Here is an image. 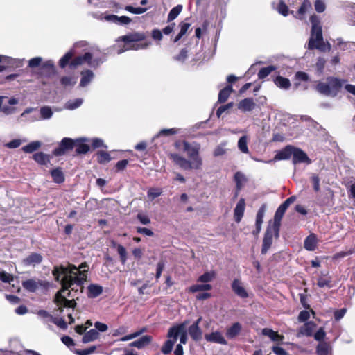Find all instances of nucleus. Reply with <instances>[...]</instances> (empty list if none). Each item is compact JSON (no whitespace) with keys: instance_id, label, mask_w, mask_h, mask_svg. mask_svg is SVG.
I'll return each mask as SVG.
<instances>
[{"instance_id":"7c9ffc66","label":"nucleus","mask_w":355,"mask_h":355,"mask_svg":"<svg viewBox=\"0 0 355 355\" xmlns=\"http://www.w3.org/2000/svg\"><path fill=\"white\" fill-rule=\"evenodd\" d=\"M311 9V3L308 0H304L303 3H302L301 6L298 9V11L297 12V15L295 17L298 19H302L304 17V15Z\"/></svg>"},{"instance_id":"2f4dec72","label":"nucleus","mask_w":355,"mask_h":355,"mask_svg":"<svg viewBox=\"0 0 355 355\" xmlns=\"http://www.w3.org/2000/svg\"><path fill=\"white\" fill-rule=\"evenodd\" d=\"M232 92H233V89L231 85H227L223 89H221L218 94V102L219 103L225 102Z\"/></svg>"},{"instance_id":"c9c22d12","label":"nucleus","mask_w":355,"mask_h":355,"mask_svg":"<svg viewBox=\"0 0 355 355\" xmlns=\"http://www.w3.org/2000/svg\"><path fill=\"white\" fill-rule=\"evenodd\" d=\"M248 139L246 135L242 136L238 141V148L243 153H248L249 149L248 147Z\"/></svg>"},{"instance_id":"a19ab883","label":"nucleus","mask_w":355,"mask_h":355,"mask_svg":"<svg viewBox=\"0 0 355 355\" xmlns=\"http://www.w3.org/2000/svg\"><path fill=\"white\" fill-rule=\"evenodd\" d=\"M275 69L276 67L272 65L263 67L259 70L258 73V77L259 79H263L269 76Z\"/></svg>"},{"instance_id":"412c9836","label":"nucleus","mask_w":355,"mask_h":355,"mask_svg":"<svg viewBox=\"0 0 355 355\" xmlns=\"http://www.w3.org/2000/svg\"><path fill=\"white\" fill-rule=\"evenodd\" d=\"M256 104L252 98H244L238 104V108L244 112L253 110Z\"/></svg>"},{"instance_id":"6ab92c4d","label":"nucleus","mask_w":355,"mask_h":355,"mask_svg":"<svg viewBox=\"0 0 355 355\" xmlns=\"http://www.w3.org/2000/svg\"><path fill=\"white\" fill-rule=\"evenodd\" d=\"M266 205L263 204L261 205V207L259 208L257 216H256V230L253 232V234L254 235L258 234L261 230V225L263 223V219L266 213Z\"/></svg>"},{"instance_id":"bb28decb","label":"nucleus","mask_w":355,"mask_h":355,"mask_svg":"<svg viewBox=\"0 0 355 355\" xmlns=\"http://www.w3.org/2000/svg\"><path fill=\"white\" fill-rule=\"evenodd\" d=\"M317 239L315 234H311L304 240V248L309 251H313L316 248Z\"/></svg>"},{"instance_id":"a878e982","label":"nucleus","mask_w":355,"mask_h":355,"mask_svg":"<svg viewBox=\"0 0 355 355\" xmlns=\"http://www.w3.org/2000/svg\"><path fill=\"white\" fill-rule=\"evenodd\" d=\"M103 292V287L98 284H92L87 287V296L94 298L99 296Z\"/></svg>"},{"instance_id":"5fc2aeb1","label":"nucleus","mask_w":355,"mask_h":355,"mask_svg":"<svg viewBox=\"0 0 355 355\" xmlns=\"http://www.w3.org/2000/svg\"><path fill=\"white\" fill-rule=\"evenodd\" d=\"M125 10L132 14L140 15L144 13L148 9L146 8L137 7L135 8L132 6H126Z\"/></svg>"},{"instance_id":"39448f33","label":"nucleus","mask_w":355,"mask_h":355,"mask_svg":"<svg viewBox=\"0 0 355 355\" xmlns=\"http://www.w3.org/2000/svg\"><path fill=\"white\" fill-rule=\"evenodd\" d=\"M104 58L101 57L97 50L86 52L83 55L76 57L71 62V67L75 68L79 65L87 64L89 67L96 69L104 62Z\"/></svg>"},{"instance_id":"f8f14e48","label":"nucleus","mask_w":355,"mask_h":355,"mask_svg":"<svg viewBox=\"0 0 355 355\" xmlns=\"http://www.w3.org/2000/svg\"><path fill=\"white\" fill-rule=\"evenodd\" d=\"M74 141L70 138L65 137L62 139L60 145L53 150V154L56 156L63 155L66 151L73 148Z\"/></svg>"},{"instance_id":"052dcab7","label":"nucleus","mask_w":355,"mask_h":355,"mask_svg":"<svg viewBox=\"0 0 355 355\" xmlns=\"http://www.w3.org/2000/svg\"><path fill=\"white\" fill-rule=\"evenodd\" d=\"M116 249L119 254L120 255L121 261L123 263H125L126 261V250L125 248L122 246L121 245H117Z\"/></svg>"},{"instance_id":"4c0bfd02","label":"nucleus","mask_w":355,"mask_h":355,"mask_svg":"<svg viewBox=\"0 0 355 355\" xmlns=\"http://www.w3.org/2000/svg\"><path fill=\"white\" fill-rule=\"evenodd\" d=\"M83 102V101L82 98L69 100L65 103L64 108L70 110H75L79 107L82 105Z\"/></svg>"},{"instance_id":"f03ea898","label":"nucleus","mask_w":355,"mask_h":355,"mask_svg":"<svg viewBox=\"0 0 355 355\" xmlns=\"http://www.w3.org/2000/svg\"><path fill=\"white\" fill-rule=\"evenodd\" d=\"M310 20L312 26L308 48L309 49H316L323 52L329 51L331 45L329 43H324L323 41L320 18L314 15L311 17Z\"/></svg>"},{"instance_id":"4d7b16f0","label":"nucleus","mask_w":355,"mask_h":355,"mask_svg":"<svg viewBox=\"0 0 355 355\" xmlns=\"http://www.w3.org/2000/svg\"><path fill=\"white\" fill-rule=\"evenodd\" d=\"M33 159L40 164H44L47 161V156L43 153H37L33 155Z\"/></svg>"},{"instance_id":"de8ad7c7","label":"nucleus","mask_w":355,"mask_h":355,"mask_svg":"<svg viewBox=\"0 0 355 355\" xmlns=\"http://www.w3.org/2000/svg\"><path fill=\"white\" fill-rule=\"evenodd\" d=\"M215 275L216 274L213 271L206 272L198 277V282L203 283L209 282L215 277Z\"/></svg>"},{"instance_id":"4468645a","label":"nucleus","mask_w":355,"mask_h":355,"mask_svg":"<svg viewBox=\"0 0 355 355\" xmlns=\"http://www.w3.org/2000/svg\"><path fill=\"white\" fill-rule=\"evenodd\" d=\"M232 289L234 293L241 298H246L248 297V293L243 286L241 280L235 279L232 283Z\"/></svg>"},{"instance_id":"6e6552de","label":"nucleus","mask_w":355,"mask_h":355,"mask_svg":"<svg viewBox=\"0 0 355 355\" xmlns=\"http://www.w3.org/2000/svg\"><path fill=\"white\" fill-rule=\"evenodd\" d=\"M179 336L180 344H185L187 341L186 322L176 326H173L168 330V337L169 338H173L174 339V341L176 342Z\"/></svg>"},{"instance_id":"49530a36","label":"nucleus","mask_w":355,"mask_h":355,"mask_svg":"<svg viewBox=\"0 0 355 355\" xmlns=\"http://www.w3.org/2000/svg\"><path fill=\"white\" fill-rule=\"evenodd\" d=\"M111 157L107 152L99 151L97 153V160L100 164H105L110 161Z\"/></svg>"},{"instance_id":"473e14b6","label":"nucleus","mask_w":355,"mask_h":355,"mask_svg":"<svg viewBox=\"0 0 355 355\" xmlns=\"http://www.w3.org/2000/svg\"><path fill=\"white\" fill-rule=\"evenodd\" d=\"M188 331L191 337L195 340H198L202 337V331L196 324L191 325L189 327Z\"/></svg>"},{"instance_id":"09e8293b","label":"nucleus","mask_w":355,"mask_h":355,"mask_svg":"<svg viewBox=\"0 0 355 355\" xmlns=\"http://www.w3.org/2000/svg\"><path fill=\"white\" fill-rule=\"evenodd\" d=\"M162 191L159 188H150L147 192V197L149 200H153L161 196Z\"/></svg>"},{"instance_id":"5701e85b","label":"nucleus","mask_w":355,"mask_h":355,"mask_svg":"<svg viewBox=\"0 0 355 355\" xmlns=\"http://www.w3.org/2000/svg\"><path fill=\"white\" fill-rule=\"evenodd\" d=\"M152 340V338L150 336L146 335L137 340H135L129 344L131 347H137L138 349H142L145 346L148 345Z\"/></svg>"},{"instance_id":"ea45409f","label":"nucleus","mask_w":355,"mask_h":355,"mask_svg":"<svg viewBox=\"0 0 355 355\" xmlns=\"http://www.w3.org/2000/svg\"><path fill=\"white\" fill-rule=\"evenodd\" d=\"M41 120L49 119L53 116V111L49 106L42 107L40 110Z\"/></svg>"},{"instance_id":"0e129e2a","label":"nucleus","mask_w":355,"mask_h":355,"mask_svg":"<svg viewBox=\"0 0 355 355\" xmlns=\"http://www.w3.org/2000/svg\"><path fill=\"white\" fill-rule=\"evenodd\" d=\"M325 3L324 0H316L315 2V9L318 12H322L325 10Z\"/></svg>"},{"instance_id":"9b49d317","label":"nucleus","mask_w":355,"mask_h":355,"mask_svg":"<svg viewBox=\"0 0 355 355\" xmlns=\"http://www.w3.org/2000/svg\"><path fill=\"white\" fill-rule=\"evenodd\" d=\"M23 61L24 60L14 59L10 57L0 55V72L3 71L6 67H21L23 64Z\"/></svg>"},{"instance_id":"c85d7f7f","label":"nucleus","mask_w":355,"mask_h":355,"mask_svg":"<svg viewBox=\"0 0 355 355\" xmlns=\"http://www.w3.org/2000/svg\"><path fill=\"white\" fill-rule=\"evenodd\" d=\"M99 337V333L96 329H91L86 332L83 338L82 341L83 343H88L92 341L97 340Z\"/></svg>"},{"instance_id":"20e7f679","label":"nucleus","mask_w":355,"mask_h":355,"mask_svg":"<svg viewBox=\"0 0 355 355\" xmlns=\"http://www.w3.org/2000/svg\"><path fill=\"white\" fill-rule=\"evenodd\" d=\"M144 39V35L142 33H132L127 35L119 37L117 41H122L124 42L123 49L118 50V54H121L128 50H138L146 49L148 47V44L145 42H139Z\"/></svg>"},{"instance_id":"1a4fd4ad","label":"nucleus","mask_w":355,"mask_h":355,"mask_svg":"<svg viewBox=\"0 0 355 355\" xmlns=\"http://www.w3.org/2000/svg\"><path fill=\"white\" fill-rule=\"evenodd\" d=\"M23 288L31 293H34L39 288H46L48 286V282L40 279H29L22 282Z\"/></svg>"},{"instance_id":"338daca9","label":"nucleus","mask_w":355,"mask_h":355,"mask_svg":"<svg viewBox=\"0 0 355 355\" xmlns=\"http://www.w3.org/2000/svg\"><path fill=\"white\" fill-rule=\"evenodd\" d=\"M89 150V146L85 144H79L76 148V153L78 154H85Z\"/></svg>"},{"instance_id":"f3484780","label":"nucleus","mask_w":355,"mask_h":355,"mask_svg":"<svg viewBox=\"0 0 355 355\" xmlns=\"http://www.w3.org/2000/svg\"><path fill=\"white\" fill-rule=\"evenodd\" d=\"M316 327V324L313 322H308L303 324L298 330L297 336H312L313 331H315Z\"/></svg>"},{"instance_id":"37998d69","label":"nucleus","mask_w":355,"mask_h":355,"mask_svg":"<svg viewBox=\"0 0 355 355\" xmlns=\"http://www.w3.org/2000/svg\"><path fill=\"white\" fill-rule=\"evenodd\" d=\"M182 10V5H178L177 6L172 8L168 15V21H171L175 19Z\"/></svg>"},{"instance_id":"6e6d98bb","label":"nucleus","mask_w":355,"mask_h":355,"mask_svg":"<svg viewBox=\"0 0 355 355\" xmlns=\"http://www.w3.org/2000/svg\"><path fill=\"white\" fill-rule=\"evenodd\" d=\"M37 314L43 319L44 322L47 323L48 322H51L53 319V315H51L49 312L45 310H40L37 311Z\"/></svg>"},{"instance_id":"3c124183","label":"nucleus","mask_w":355,"mask_h":355,"mask_svg":"<svg viewBox=\"0 0 355 355\" xmlns=\"http://www.w3.org/2000/svg\"><path fill=\"white\" fill-rule=\"evenodd\" d=\"M146 331V328H142L140 330L137 331H135L134 333H132L130 334H128V335H126L123 337H122L120 340L121 341H128V340H132V339H134L138 336H139L140 335H141L143 333H144L145 331Z\"/></svg>"},{"instance_id":"58836bf2","label":"nucleus","mask_w":355,"mask_h":355,"mask_svg":"<svg viewBox=\"0 0 355 355\" xmlns=\"http://www.w3.org/2000/svg\"><path fill=\"white\" fill-rule=\"evenodd\" d=\"M51 173L55 182L60 184L64 182V177L60 168L53 169Z\"/></svg>"},{"instance_id":"72a5a7b5","label":"nucleus","mask_w":355,"mask_h":355,"mask_svg":"<svg viewBox=\"0 0 355 355\" xmlns=\"http://www.w3.org/2000/svg\"><path fill=\"white\" fill-rule=\"evenodd\" d=\"M330 351V345L325 342H320L316 349L317 355H328Z\"/></svg>"},{"instance_id":"f704fd0d","label":"nucleus","mask_w":355,"mask_h":355,"mask_svg":"<svg viewBox=\"0 0 355 355\" xmlns=\"http://www.w3.org/2000/svg\"><path fill=\"white\" fill-rule=\"evenodd\" d=\"M275 85L282 89H288L291 87L290 80L282 76H277L275 80Z\"/></svg>"},{"instance_id":"bf43d9fd","label":"nucleus","mask_w":355,"mask_h":355,"mask_svg":"<svg viewBox=\"0 0 355 355\" xmlns=\"http://www.w3.org/2000/svg\"><path fill=\"white\" fill-rule=\"evenodd\" d=\"M96 349V346H91L85 349H76L75 352L78 355H89L93 354Z\"/></svg>"},{"instance_id":"423d86ee","label":"nucleus","mask_w":355,"mask_h":355,"mask_svg":"<svg viewBox=\"0 0 355 355\" xmlns=\"http://www.w3.org/2000/svg\"><path fill=\"white\" fill-rule=\"evenodd\" d=\"M183 151L186 153L189 161L191 162L194 169L198 170L201 168L202 165V159L200 156V146L198 144H190L186 141L182 142Z\"/></svg>"},{"instance_id":"a18cd8bd","label":"nucleus","mask_w":355,"mask_h":355,"mask_svg":"<svg viewBox=\"0 0 355 355\" xmlns=\"http://www.w3.org/2000/svg\"><path fill=\"white\" fill-rule=\"evenodd\" d=\"M74 52L71 50L66 53L64 55L60 60L59 65L61 68H64L69 63V60L72 58Z\"/></svg>"},{"instance_id":"cd10ccee","label":"nucleus","mask_w":355,"mask_h":355,"mask_svg":"<svg viewBox=\"0 0 355 355\" xmlns=\"http://www.w3.org/2000/svg\"><path fill=\"white\" fill-rule=\"evenodd\" d=\"M286 211V209H285L284 207L280 205L276 210V212H275V216H274V221H273V223L271 225L279 228L282 218Z\"/></svg>"},{"instance_id":"9d476101","label":"nucleus","mask_w":355,"mask_h":355,"mask_svg":"<svg viewBox=\"0 0 355 355\" xmlns=\"http://www.w3.org/2000/svg\"><path fill=\"white\" fill-rule=\"evenodd\" d=\"M169 159L177 166L184 170L194 169L191 162L176 153H170L168 155Z\"/></svg>"},{"instance_id":"e2e57ef3","label":"nucleus","mask_w":355,"mask_h":355,"mask_svg":"<svg viewBox=\"0 0 355 355\" xmlns=\"http://www.w3.org/2000/svg\"><path fill=\"white\" fill-rule=\"evenodd\" d=\"M51 322L62 329H65L67 327L66 322L62 318L53 317Z\"/></svg>"},{"instance_id":"393cba45","label":"nucleus","mask_w":355,"mask_h":355,"mask_svg":"<svg viewBox=\"0 0 355 355\" xmlns=\"http://www.w3.org/2000/svg\"><path fill=\"white\" fill-rule=\"evenodd\" d=\"M242 327L239 322L234 323L231 327H228L226 330V336L228 338L233 339L237 336L241 331Z\"/></svg>"},{"instance_id":"8fccbe9b","label":"nucleus","mask_w":355,"mask_h":355,"mask_svg":"<svg viewBox=\"0 0 355 355\" xmlns=\"http://www.w3.org/2000/svg\"><path fill=\"white\" fill-rule=\"evenodd\" d=\"M60 83L65 87H72L76 83V79L71 76H64L60 79Z\"/></svg>"},{"instance_id":"13d9d810","label":"nucleus","mask_w":355,"mask_h":355,"mask_svg":"<svg viewBox=\"0 0 355 355\" xmlns=\"http://www.w3.org/2000/svg\"><path fill=\"white\" fill-rule=\"evenodd\" d=\"M276 8L279 14L284 16L288 15V7L282 0H279Z\"/></svg>"},{"instance_id":"79ce46f5","label":"nucleus","mask_w":355,"mask_h":355,"mask_svg":"<svg viewBox=\"0 0 355 355\" xmlns=\"http://www.w3.org/2000/svg\"><path fill=\"white\" fill-rule=\"evenodd\" d=\"M191 24L189 23H181L180 24V31L178 34V35L174 38L173 42H177L179 41L187 32Z\"/></svg>"},{"instance_id":"dca6fc26","label":"nucleus","mask_w":355,"mask_h":355,"mask_svg":"<svg viewBox=\"0 0 355 355\" xmlns=\"http://www.w3.org/2000/svg\"><path fill=\"white\" fill-rule=\"evenodd\" d=\"M205 339L208 342L218 343L220 345H227V343L223 336L222 333L220 331H214L211 334L205 335Z\"/></svg>"},{"instance_id":"864d4df0","label":"nucleus","mask_w":355,"mask_h":355,"mask_svg":"<svg viewBox=\"0 0 355 355\" xmlns=\"http://www.w3.org/2000/svg\"><path fill=\"white\" fill-rule=\"evenodd\" d=\"M179 131H180V129L175 128H169V129H162L159 132V133L157 135L155 136L154 138L158 137L159 136H168L171 135H175V134L178 133Z\"/></svg>"},{"instance_id":"a211bd4d","label":"nucleus","mask_w":355,"mask_h":355,"mask_svg":"<svg viewBox=\"0 0 355 355\" xmlns=\"http://www.w3.org/2000/svg\"><path fill=\"white\" fill-rule=\"evenodd\" d=\"M245 208V202L243 198H241L234 210V219L236 223H239L243 216Z\"/></svg>"},{"instance_id":"e433bc0d","label":"nucleus","mask_w":355,"mask_h":355,"mask_svg":"<svg viewBox=\"0 0 355 355\" xmlns=\"http://www.w3.org/2000/svg\"><path fill=\"white\" fill-rule=\"evenodd\" d=\"M41 145L42 144L39 141H32L28 145L23 146L22 150L26 153H31L37 150L41 146Z\"/></svg>"},{"instance_id":"aec40b11","label":"nucleus","mask_w":355,"mask_h":355,"mask_svg":"<svg viewBox=\"0 0 355 355\" xmlns=\"http://www.w3.org/2000/svg\"><path fill=\"white\" fill-rule=\"evenodd\" d=\"M294 148L287 146L282 150H279L275 156L274 161L288 159L293 153Z\"/></svg>"},{"instance_id":"603ef678","label":"nucleus","mask_w":355,"mask_h":355,"mask_svg":"<svg viewBox=\"0 0 355 355\" xmlns=\"http://www.w3.org/2000/svg\"><path fill=\"white\" fill-rule=\"evenodd\" d=\"M175 343V341H174V339L173 338H169L168 340H166L162 348V353L164 354H169L172 351Z\"/></svg>"},{"instance_id":"ddd939ff","label":"nucleus","mask_w":355,"mask_h":355,"mask_svg":"<svg viewBox=\"0 0 355 355\" xmlns=\"http://www.w3.org/2000/svg\"><path fill=\"white\" fill-rule=\"evenodd\" d=\"M293 162L294 164L298 163L311 164V161L307 155L301 149L294 148L293 153Z\"/></svg>"},{"instance_id":"7ed1b4c3","label":"nucleus","mask_w":355,"mask_h":355,"mask_svg":"<svg viewBox=\"0 0 355 355\" xmlns=\"http://www.w3.org/2000/svg\"><path fill=\"white\" fill-rule=\"evenodd\" d=\"M344 81L334 77H328L326 80L319 82L316 90L321 94L335 97L343 87Z\"/></svg>"},{"instance_id":"4be33fe9","label":"nucleus","mask_w":355,"mask_h":355,"mask_svg":"<svg viewBox=\"0 0 355 355\" xmlns=\"http://www.w3.org/2000/svg\"><path fill=\"white\" fill-rule=\"evenodd\" d=\"M234 180L236 183V196H238L239 192L241 191V189L243 187L245 184L247 182L248 179L246 176L240 171L236 172L234 175Z\"/></svg>"},{"instance_id":"774afa93","label":"nucleus","mask_w":355,"mask_h":355,"mask_svg":"<svg viewBox=\"0 0 355 355\" xmlns=\"http://www.w3.org/2000/svg\"><path fill=\"white\" fill-rule=\"evenodd\" d=\"M0 280L3 282L10 283L13 281V276L9 273L2 271L0 275Z\"/></svg>"},{"instance_id":"c03bdc74","label":"nucleus","mask_w":355,"mask_h":355,"mask_svg":"<svg viewBox=\"0 0 355 355\" xmlns=\"http://www.w3.org/2000/svg\"><path fill=\"white\" fill-rule=\"evenodd\" d=\"M211 286L209 284H194L189 288L191 293H196L200 291H210Z\"/></svg>"},{"instance_id":"f257e3e1","label":"nucleus","mask_w":355,"mask_h":355,"mask_svg":"<svg viewBox=\"0 0 355 355\" xmlns=\"http://www.w3.org/2000/svg\"><path fill=\"white\" fill-rule=\"evenodd\" d=\"M88 266L84 263L78 267L69 264L65 267L64 266H55L52 274L55 281L60 282L62 285V289L59 291L55 296V303L58 306L60 312L63 311V308H75L76 302L73 298L68 300L67 297H73L71 295V291L75 293H83V284L87 279V272Z\"/></svg>"},{"instance_id":"69168bd1","label":"nucleus","mask_w":355,"mask_h":355,"mask_svg":"<svg viewBox=\"0 0 355 355\" xmlns=\"http://www.w3.org/2000/svg\"><path fill=\"white\" fill-rule=\"evenodd\" d=\"M137 218L143 225H148L150 223V218L147 215L142 213H139L137 216Z\"/></svg>"},{"instance_id":"2eb2a0df","label":"nucleus","mask_w":355,"mask_h":355,"mask_svg":"<svg viewBox=\"0 0 355 355\" xmlns=\"http://www.w3.org/2000/svg\"><path fill=\"white\" fill-rule=\"evenodd\" d=\"M42 261V256L39 253H32L22 260V263L26 266H35Z\"/></svg>"},{"instance_id":"0eeeda50","label":"nucleus","mask_w":355,"mask_h":355,"mask_svg":"<svg viewBox=\"0 0 355 355\" xmlns=\"http://www.w3.org/2000/svg\"><path fill=\"white\" fill-rule=\"evenodd\" d=\"M279 228L275 227L270 224L268 225L263 239L261 248V253L263 254H266L268 250L271 247L273 242V238L277 239L279 237Z\"/></svg>"},{"instance_id":"c756f323","label":"nucleus","mask_w":355,"mask_h":355,"mask_svg":"<svg viewBox=\"0 0 355 355\" xmlns=\"http://www.w3.org/2000/svg\"><path fill=\"white\" fill-rule=\"evenodd\" d=\"M262 334L269 337L272 341H282L283 336H280L277 332L274 331L271 329L264 328L262 329Z\"/></svg>"},{"instance_id":"680f3d73","label":"nucleus","mask_w":355,"mask_h":355,"mask_svg":"<svg viewBox=\"0 0 355 355\" xmlns=\"http://www.w3.org/2000/svg\"><path fill=\"white\" fill-rule=\"evenodd\" d=\"M6 355H8V354H10L12 355H23L24 353L31 354V355H41L38 352L33 351V350H25V351H19V352H14V351H6Z\"/></svg>"},{"instance_id":"b1692460","label":"nucleus","mask_w":355,"mask_h":355,"mask_svg":"<svg viewBox=\"0 0 355 355\" xmlns=\"http://www.w3.org/2000/svg\"><path fill=\"white\" fill-rule=\"evenodd\" d=\"M81 79L80 81V86L82 87H86L90 83L94 77V73L92 71L87 69L81 71Z\"/></svg>"}]
</instances>
